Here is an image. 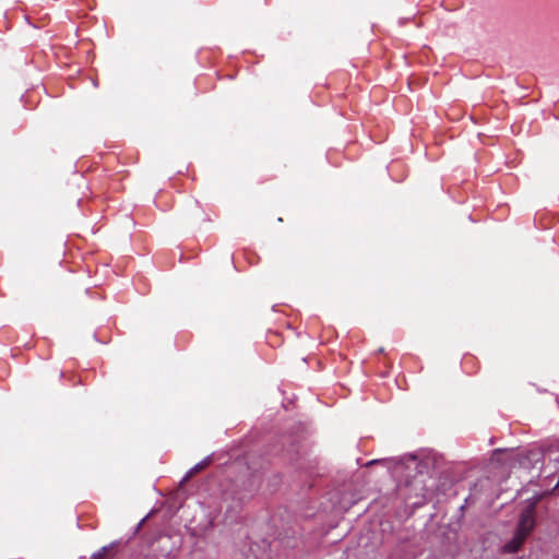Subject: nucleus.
<instances>
[{
	"mask_svg": "<svg viewBox=\"0 0 559 559\" xmlns=\"http://www.w3.org/2000/svg\"><path fill=\"white\" fill-rule=\"evenodd\" d=\"M424 490L423 481L414 479L399 485L397 495L405 503H409L413 509H417L426 503Z\"/></svg>",
	"mask_w": 559,
	"mask_h": 559,
	"instance_id": "1",
	"label": "nucleus"
},
{
	"mask_svg": "<svg viewBox=\"0 0 559 559\" xmlns=\"http://www.w3.org/2000/svg\"><path fill=\"white\" fill-rule=\"evenodd\" d=\"M536 503L535 501L530 502L520 513L519 521L515 526V532L528 537L534 531L536 525L535 520Z\"/></svg>",
	"mask_w": 559,
	"mask_h": 559,
	"instance_id": "2",
	"label": "nucleus"
},
{
	"mask_svg": "<svg viewBox=\"0 0 559 559\" xmlns=\"http://www.w3.org/2000/svg\"><path fill=\"white\" fill-rule=\"evenodd\" d=\"M539 475L545 478H558L555 489L559 487V449H548L546 452V461L543 466H539Z\"/></svg>",
	"mask_w": 559,
	"mask_h": 559,
	"instance_id": "3",
	"label": "nucleus"
},
{
	"mask_svg": "<svg viewBox=\"0 0 559 559\" xmlns=\"http://www.w3.org/2000/svg\"><path fill=\"white\" fill-rule=\"evenodd\" d=\"M546 461V452L539 448L527 450L520 459V465L524 468H536L538 464L543 466Z\"/></svg>",
	"mask_w": 559,
	"mask_h": 559,
	"instance_id": "4",
	"label": "nucleus"
},
{
	"mask_svg": "<svg viewBox=\"0 0 559 559\" xmlns=\"http://www.w3.org/2000/svg\"><path fill=\"white\" fill-rule=\"evenodd\" d=\"M260 485V480L254 474H248L247 477L242 480L243 492H236L238 495V499L243 500L251 497L255 491L259 490Z\"/></svg>",
	"mask_w": 559,
	"mask_h": 559,
	"instance_id": "5",
	"label": "nucleus"
},
{
	"mask_svg": "<svg viewBox=\"0 0 559 559\" xmlns=\"http://www.w3.org/2000/svg\"><path fill=\"white\" fill-rule=\"evenodd\" d=\"M526 538V536L514 531L512 538L502 546V552L510 555L516 554L523 546Z\"/></svg>",
	"mask_w": 559,
	"mask_h": 559,
	"instance_id": "6",
	"label": "nucleus"
},
{
	"mask_svg": "<svg viewBox=\"0 0 559 559\" xmlns=\"http://www.w3.org/2000/svg\"><path fill=\"white\" fill-rule=\"evenodd\" d=\"M120 545L119 540H115L109 545L102 547L91 556V559H110L115 556V549Z\"/></svg>",
	"mask_w": 559,
	"mask_h": 559,
	"instance_id": "7",
	"label": "nucleus"
},
{
	"mask_svg": "<svg viewBox=\"0 0 559 559\" xmlns=\"http://www.w3.org/2000/svg\"><path fill=\"white\" fill-rule=\"evenodd\" d=\"M212 462L211 455L204 457L202 461L197 463L192 468L188 471L181 483L187 481L189 478H191L195 473L204 469L210 463Z\"/></svg>",
	"mask_w": 559,
	"mask_h": 559,
	"instance_id": "8",
	"label": "nucleus"
},
{
	"mask_svg": "<svg viewBox=\"0 0 559 559\" xmlns=\"http://www.w3.org/2000/svg\"><path fill=\"white\" fill-rule=\"evenodd\" d=\"M146 519H147V516L143 518V519L138 523V525H136V526H135V528H134V534H135L136 532H139V531H140V528L142 527V525H143V523L145 522V520H146Z\"/></svg>",
	"mask_w": 559,
	"mask_h": 559,
	"instance_id": "9",
	"label": "nucleus"
},
{
	"mask_svg": "<svg viewBox=\"0 0 559 559\" xmlns=\"http://www.w3.org/2000/svg\"><path fill=\"white\" fill-rule=\"evenodd\" d=\"M146 519H147V516L143 518V519L138 523V525H136V526H135V528H134V534H135L136 532H139V531H140V528L142 527V525H143V523L145 522V520H146Z\"/></svg>",
	"mask_w": 559,
	"mask_h": 559,
	"instance_id": "10",
	"label": "nucleus"
},
{
	"mask_svg": "<svg viewBox=\"0 0 559 559\" xmlns=\"http://www.w3.org/2000/svg\"><path fill=\"white\" fill-rule=\"evenodd\" d=\"M379 462H380V460H372V461L368 462V465H373V464H377Z\"/></svg>",
	"mask_w": 559,
	"mask_h": 559,
	"instance_id": "11",
	"label": "nucleus"
},
{
	"mask_svg": "<svg viewBox=\"0 0 559 559\" xmlns=\"http://www.w3.org/2000/svg\"><path fill=\"white\" fill-rule=\"evenodd\" d=\"M502 452H503V450H501V449H496V450L493 451V454H501Z\"/></svg>",
	"mask_w": 559,
	"mask_h": 559,
	"instance_id": "12",
	"label": "nucleus"
},
{
	"mask_svg": "<svg viewBox=\"0 0 559 559\" xmlns=\"http://www.w3.org/2000/svg\"><path fill=\"white\" fill-rule=\"evenodd\" d=\"M194 206L199 207V202L198 201H194Z\"/></svg>",
	"mask_w": 559,
	"mask_h": 559,
	"instance_id": "13",
	"label": "nucleus"
}]
</instances>
